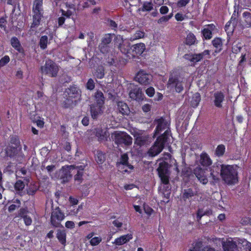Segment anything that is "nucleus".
<instances>
[{
	"label": "nucleus",
	"mask_w": 251,
	"mask_h": 251,
	"mask_svg": "<svg viewBox=\"0 0 251 251\" xmlns=\"http://www.w3.org/2000/svg\"><path fill=\"white\" fill-rule=\"evenodd\" d=\"M238 167L234 165L222 164L220 176L228 184H233L238 181Z\"/></svg>",
	"instance_id": "1"
},
{
	"label": "nucleus",
	"mask_w": 251,
	"mask_h": 251,
	"mask_svg": "<svg viewBox=\"0 0 251 251\" xmlns=\"http://www.w3.org/2000/svg\"><path fill=\"white\" fill-rule=\"evenodd\" d=\"M168 133V130H166L162 135L157 138L153 145L148 151L149 155L155 156L161 152L164 148L165 143L167 142Z\"/></svg>",
	"instance_id": "2"
},
{
	"label": "nucleus",
	"mask_w": 251,
	"mask_h": 251,
	"mask_svg": "<svg viewBox=\"0 0 251 251\" xmlns=\"http://www.w3.org/2000/svg\"><path fill=\"white\" fill-rule=\"evenodd\" d=\"M125 45H121L120 49L121 51L126 55L127 57L129 58L134 57L136 55H141L145 50L146 49L145 45L144 43H140L133 45L130 49L127 45L126 46L127 49L125 48Z\"/></svg>",
	"instance_id": "3"
},
{
	"label": "nucleus",
	"mask_w": 251,
	"mask_h": 251,
	"mask_svg": "<svg viewBox=\"0 0 251 251\" xmlns=\"http://www.w3.org/2000/svg\"><path fill=\"white\" fill-rule=\"evenodd\" d=\"M183 78L179 75H171L167 84V88L172 92L180 93L183 90Z\"/></svg>",
	"instance_id": "4"
},
{
	"label": "nucleus",
	"mask_w": 251,
	"mask_h": 251,
	"mask_svg": "<svg viewBox=\"0 0 251 251\" xmlns=\"http://www.w3.org/2000/svg\"><path fill=\"white\" fill-rule=\"evenodd\" d=\"M111 138L117 145L124 144L130 146L132 143V138L127 133L121 131H115L111 134Z\"/></svg>",
	"instance_id": "5"
},
{
	"label": "nucleus",
	"mask_w": 251,
	"mask_h": 251,
	"mask_svg": "<svg viewBox=\"0 0 251 251\" xmlns=\"http://www.w3.org/2000/svg\"><path fill=\"white\" fill-rule=\"evenodd\" d=\"M42 74L50 77H55L59 71V66L53 61L47 60L44 65L40 68Z\"/></svg>",
	"instance_id": "6"
},
{
	"label": "nucleus",
	"mask_w": 251,
	"mask_h": 251,
	"mask_svg": "<svg viewBox=\"0 0 251 251\" xmlns=\"http://www.w3.org/2000/svg\"><path fill=\"white\" fill-rule=\"evenodd\" d=\"M168 169L169 164L166 162L160 163L157 169L159 176L162 183L165 185H167L169 182L170 174Z\"/></svg>",
	"instance_id": "7"
},
{
	"label": "nucleus",
	"mask_w": 251,
	"mask_h": 251,
	"mask_svg": "<svg viewBox=\"0 0 251 251\" xmlns=\"http://www.w3.org/2000/svg\"><path fill=\"white\" fill-rule=\"evenodd\" d=\"M128 89H130L129 92V96L131 99L137 101H141L144 100V96L140 88L130 83Z\"/></svg>",
	"instance_id": "8"
},
{
	"label": "nucleus",
	"mask_w": 251,
	"mask_h": 251,
	"mask_svg": "<svg viewBox=\"0 0 251 251\" xmlns=\"http://www.w3.org/2000/svg\"><path fill=\"white\" fill-rule=\"evenodd\" d=\"M35 5V6L33 7L34 15L33 16V23L31 26V28L38 25L40 23L41 18L42 0H38Z\"/></svg>",
	"instance_id": "9"
},
{
	"label": "nucleus",
	"mask_w": 251,
	"mask_h": 251,
	"mask_svg": "<svg viewBox=\"0 0 251 251\" xmlns=\"http://www.w3.org/2000/svg\"><path fill=\"white\" fill-rule=\"evenodd\" d=\"M65 218L64 214L57 207L53 210L50 217L51 223L55 226H58Z\"/></svg>",
	"instance_id": "10"
},
{
	"label": "nucleus",
	"mask_w": 251,
	"mask_h": 251,
	"mask_svg": "<svg viewBox=\"0 0 251 251\" xmlns=\"http://www.w3.org/2000/svg\"><path fill=\"white\" fill-rule=\"evenodd\" d=\"M128 157L127 154H122L120 159V161L117 163V166L119 170H121L122 172H127V168L133 169V167L128 163Z\"/></svg>",
	"instance_id": "11"
},
{
	"label": "nucleus",
	"mask_w": 251,
	"mask_h": 251,
	"mask_svg": "<svg viewBox=\"0 0 251 251\" xmlns=\"http://www.w3.org/2000/svg\"><path fill=\"white\" fill-rule=\"evenodd\" d=\"M151 75L144 71H139L135 76V80L142 85H147L151 80Z\"/></svg>",
	"instance_id": "12"
},
{
	"label": "nucleus",
	"mask_w": 251,
	"mask_h": 251,
	"mask_svg": "<svg viewBox=\"0 0 251 251\" xmlns=\"http://www.w3.org/2000/svg\"><path fill=\"white\" fill-rule=\"evenodd\" d=\"M205 171L200 167H197L194 170V173L198 179L203 184L208 182V178L205 175Z\"/></svg>",
	"instance_id": "13"
},
{
	"label": "nucleus",
	"mask_w": 251,
	"mask_h": 251,
	"mask_svg": "<svg viewBox=\"0 0 251 251\" xmlns=\"http://www.w3.org/2000/svg\"><path fill=\"white\" fill-rule=\"evenodd\" d=\"M213 102L216 107L222 108L223 107L222 102L225 100V95L222 92H216L213 96Z\"/></svg>",
	"instance_id": "14"
},
{
	"label": "nucleus",
	"mask_w": 251,
	"mask_h": 251,
	"mask_svg": "<svg viewBox=\"0 0 251 251\" xmlns=\"http://www.w3.org/2000/svg\"><path fill=\"white\" fill-rule=\"evenodd\" d=\"M102 107L103 105L100 104H92L90 105V112L93 119H97L98 116L102 113Z\"/></svg>",
	"instance_id": "15"
},
{
	"label": "nucleus",
	"mask_w": 251,
	"mask_h": 251,
	"mask_svg": "<svg viewBox=\"0 0 251 251\" xmlns=\"http://www.w3.org/2000/svg\"><path fill=\"white\" fill-rule=\"evenodd\" d=\"M69 170L70 172L75 170V169L77 170L76 174L75 176V179L76 181H78L79 183H81L82 180V176L83 175V171L84 170V167L82 166H80L79 167H75L74 166L71 165L68 167Z\"/></svg>",
	"instance_id": "16"
},
{
	"label": "nucleus",
	"mask_w": 251,
	"mask_h": 251,
	"mask_svg": "<svg viewBox=\"0 0 251 251\" xmlns=\"http://www.w3.org/2000/svg\"><path fill=\"white\" fill-rule=\"evenodd\" d=\"M224 251H239L235 242L227 240L223 243Z\"/></svg>",
	"instance_id": "17"
},
{
	"label": "nucleus",
	"mask_w": 251,
	"mask_h": 251,
	"mask_svg": "<svg viewBox=\"0 0 251 251\" xmlns=\"http://www.w3.org/2000/svg\"><path fill=\"white\" fill-rule=\"evenodd\" d=\"M151 138L148 134L139 135L135 139V143L141 146L151 142Z\"/></svg>",
	"instance_id": "18"
},
{
	"label": "nucleus",
	"mask_w": 251,
	"mask_h": 251,
	"mask_svg": "<svg viewBox=\"0 0 251 251\" xmlns=\"http://www.w3.org/2000/svg\"><path fill=\"white\" fill-rule=\"evenodd\" d=\"M96 135L99 138V141H105L108 136L107 128H97L96 129Z\"/></svg>",
	"instance_id": "19"
},
{
	"label": "nucleus",
	"mask_w": 251,
	"mask_h": 251,
	"mask_svg": "<svg viewBox=\"0 0 251 251\" xmlns=\"http://www.w3.org/2000/svg\"><path fill=\"white\" fill-rule=\"evenodd\" d=\"M215 26L213 25H207L202 30L203 35L205 39H210L212 38V32L214 30Z\"/></svg>",
	"instance_id": "20"
},
{
	"label": "nucleus",
	"mask_w": 251,
	"mask_h": 251,
	"mask_svg": "<svg viewBox=\"0 0 251 251\" xmlns=\"http://www.w3.org/2000/svg\"><path fill=\"white\" fill-rule=\"evenodd\" d=\"M242 23L245 27H251V11H245L243 13Z\"/></svg>",
	"instance_id": "21"
},
{
	"label": "nucleus",
	"mask_w": 251,
	"mask_h": 251,
	"mask_svg": "<svg viewBox=\"0 0 251 251\" xmlns=\"http://www.w3.org/2000/svg\"><path fill=\"white\" fill-rule=\"evenodd\" d=\"M221 165H222L220 164L214 165L210 168V176L214 180H217L218 179L219 171L221 172Z\"/></svg>",
	"instance_id": "22"
},
{
	"label": "nucleus",
	"mask_w": 251,
	"mask_h": 251,
	"mask_svg": "<svg viewBox=\"0 0 251 251\" xmlns=\"http://www.w3.org/2000/svg\"><path fill=\"white\" fill-rule=\"evenodd\" d=\"M200 163L202 166L207 167L211 165L212 161L207 153H202L200 156Z\"/></svg>",
	"instance_id": "23"
},
{
	"label": "nucleus",
	"mask_w": 251,
	"mask_h": 251,
	"mask_svg": "<svg viewBox=\"0 0 251 251\" xmlns=\"http://www.w3.org/2000/svg\"><path fill=\"white\" fill-rule=\"evenodd\" d=\"M119 112L123 115H127L129 112V109L127 105L123 101H119L117 104Z\"/></svg>",
	"instance_id": "24"
},
{
	"label": "nucleus",
	"mask_w": 251,
	"mask_h": 251,
	"mask_svg": "<svg viewBox=\"0 0 251 251\" xmlns=\"http://www.w3.org/2000/svg\"><path fill=\"white\" fill-rule=\"evenodd\" d=\"M155 122L157 123V126L155 130V134H158L161 130L165 129L167 123L164 121L163 118H160L156 120Z\"/></svg>",
	"instance_id": "25"
},
{
	"label": "nucleus",
	"mask_w": 251,
	"mask_h": 251,
	"mask_svg": "<svg viewBox=\"0 0 251 251\" xmlns=\"http://www.w3.org/2000/svg\"><path fill=\"white\" fill-rule=\"evenodd\" d=\"M94 97L97 105H103L105 98L103 93L100 91H97L95 93Z\"/></svg>",
	"instance_id": "26"
},
{
	"label": "nucleus",
	"mask_w": 251,
	"mask_h": 251,
	"mask_svg": "<svg viewBox=\"0 0 251 251\" xmlns=\"http://www.w3.org/2000/svg\"><path fill=\"white\" fill-rule=\"evenodd\" d=\"M132 239V236H120L115 239L114 243L116 245H122Z\"/></svg>",
	"instance_id": "27"
},
{
	"label": "nucleus",
	"mask_w": 251,
	"mask_h": 251,
	"mask_svg": "<svg viewBox=\"0 0 251 251\" xmlns=\"http://www.w3.org/2000/svg\"><path fill=\"white\" fill-rule=\"evenodd\" d=\"M11 44L13 48L20 52H23V49L22 48L18 39L16 37H13L11 39Z\"/></svg>",
	"instance_id": "28"
},
{
	"label": "nucleus",
	"mask_w": 251,
	"mask_h": 251,
	"mask_svg": "<svg viewBox=\"0 0 251 251\" xmlns=\"http://www.w3.org/2000/svg\"><path fill=\"white\" fill-rule=\"evenodd\" d=\"M196 42V38L194 34L189 33L187 34L186 40L185 44L189 46L194 45Z\"/></svg>",
	"instance_id": "29"
},
{
	"label": "nucleus",
	"mask_w": 251,
	"mask_h": 251,
	"mask_svg": "<svg viewBox=\"0 0 251 251\" xmlns=\"http://www.w3.org/2000/svg\"><path fill=\"white\" fill-rule=\"evenodd\" d=\"M81 91L76 87H72L70 89L69 95L70 97H79L80 96Z\"/></svg>",
	"instance_id": "30"
},
{
	"label": "nucleus",
	"mask_w": 251,
	"mask_h": 251,
	"mask_svg": "<svg viewBox=\"0 0 251 251\" xmlns=\"http://www.w3.org/2000/svg\"><path fill=\"white\" fill-rule=\"evenodd\" d=\"M201 100V96L199 93H196L194 94L192 97V100L191 101V104L193 107H196L199 104Z\"/></svg>",
	"instance_id": "31"
},
{
	"label": "nucleus",
	"mask_w": 251,
	"mask_h": 251,
	"mask_svg": "<svg viewBox=\"0 0 251 251\" xmlns=\"http://www.w3.org/2000/svg\"><path fill=\"white\" fill-rule=\"evenodd\" d=\"M213 45L218 50V51L222 50V41L221 39L216 38L212 41Z\"/></svg>",
	"instance_id": "32"
},
{
	"label": "nucleus",
	"mask_w": 251,
	"mask_h": 251,
	"mask_svg": "<svg viewBox=\"0 0 251 251\" xmlns=\"http://www.w3.org/2000/svg\"><path fill=\"white\" fill-rule=\"evenodd\" d=\"M145 36L144 32L141 30H137L136 32L130 37L131 40H135L142 38H143Z\"/></svg>",
	"instance_id": "33"
},
{
	"label": "nucleus",
	"mask_w": 251,
	"mask_h": 251,
	"mask_svg": "<svg viewBox=\"0 0 251 251\" xmlns=\"http://www.w3.org/2000/svg\"><path fill=\"white\" fill-rule=\"evenodd\" d=\"M38 189V186L35 184H30L27 190V194L30 195H34Z\"/></svg>",
	"instance_id": "34"
},
{
	"label": "nucleus",
	"mask_w": 251,
	"mask_h": 251,
	"mask_svg": "<svg viewBox=\"0 0 251 251\" xmlns=\"http://www.w3.org/2000/svg\"><path fill=\"white\" fill-rule=\"evenodd\" d=\"M48 38L47 36H43L41 37L40 41V47L42 49L47 48L48 44Z\"/></svg>",
	"instance_id": "35"
},
{
	"label": "nucleus",
	"mask_w": 251,
	"mask_h": 251,
	"mask_svg": "<svg viewBox=\"0 0 251 251\" xmlns=\"http://www.w3.org/2000/svg\"><path fill=\"white\" fill-rule=\"evenodd\" d=\"M225 151V146L223 145H220L217 147L216 149L215 153L217 156H221L224 154Z\"/></svg>",
	"instance_id": "36"
},
{
	"label": "nucleus",
	"mask_w": 251,
	"mask_h": 251,
	"mask_svg": "<svg viewBox=\"0 0 251 251\" xmlns=\"http://www.w3.org/2000/svg\"><path fill=\"white\" fill-rule=\"evenodd\" d=\"M104 75V69L102 67H99L95 73V75L98 78H102Z\"/></svg>",
	"instance_id": "37"
},
{
	"label": "nucleus",
	"mask_w": 251,
	"mask_h": 251,
	"mask_svg": "<svg viewBox=\"0 0 251 251\" xmlns=\"http://www.w3.org/2000/svg\"><path fill=\"white\" fill-rule=\"evenodd\" d=\"M194 195V193L192 189H188L184 190L183 194V198L184 199H189Z\"/></svg>",
	"instance_id": "38"
},
{
	"label": "nucleus",
	"mask_w": 251,
	"mask_h": 251,
	"mask_svg": "<svg viewBox=\"0 0 251 251\" xmlns=\"http://www.w3.org/2000/svg\"><path fill=\"white\" fill-rule=\"evenodd\" d=\"M102 240L100 236H95L92 238L90 241V244L92 246H96L98 245Z\"/></svg>",
	"instance_id": "39"
},
{
	"label": "nucleus",
	"mask_w": 251,
	"mask_h": 251,
	"mask_svg": "<svg viewBox=\"0 0 251 251\" xmlns=\"http://www.w3.org/2000/svg\"><path fill=\"white\" fill-rule=\"evenodd\" d=\"M25 186V185L24 183L20 180H18L15 184V188L18 191L22 190L24 188Z\"/></svg>",
	"instance_id": "40"
},
{
	"label": "nucleus",
	"mask_w": 251,
	"mask_h": 251,
	"mask_svg": "<svg viewBox=\"0 0 251 251\" xmlns=\"http://www.w3.org/2000/svg\"><path fill=\"white\" fill-rule=\"evenodd\" d=\"M96 160L98 163L102 164L104 161V156L101 152H99L97 153Z\"/></svg>",
	"instance_id": "41"
},
{
	"label": "nucleus",
	"mask_w": 251,
	"mask_h": 251,
	"mask_svg": "<svg viewBox=\"0 0 251 251\" xmlns=\"http://www.w3.org/2000/svg\"><path fill=\"white\" fill-rule=\"evenodd\" d=\"M111 41V36L109 34H106L102 40V44L106 45L109 44Z\"/></svg>",
	"instance_id": "42"
},
{
	"label": "nucleus",
	"mask_w": 251,
	"mask_h": 251,
	"mask_svg": "<svg viewBox=\"0 0 251 251\" xmlns=\"http://www.w3.org/2000/svg\"><path fill=\"white\" fill-rule=\"evenodd\" d=\"M172 17V15L163 16L158 20V23L161 24L163 23L167 22L171 19Z\"/></svg>",
	"instance_id": "43"
},
{
	"label": "nucleus",
	"mask_w": 251,
	"mask_h": 251,
	"mask_svg": "<svg viewBox=\"0 0 251 251\" xmlns=\"http://www.w3.org/2000/svg\"><path fill=\"white\" fill-rule=\"evenodd\" d=\"M95 86L94 80L92 78H90L86 84V88L90 90H92L94 89Z\"/></svg>",
	"instance_id": "44"
},
{
	"label": "nucleus",
	"mask_w": 251,
	"mask_h": 251,
	"mask_svg": "<svg viewBox=\"0 0 251 251\" xmlns=\"http://www.w3.org/2000/svg\"><path fill=\"white\" fill-rule=\"evenodd\" d=\"M201 53L194 54L190 60L192 62H198L202 58Z\"/></svg>",
	"instance_id": "45"
},
{
	"label": "nucleus",
	"mask_w": 251,
	"mask_h": 251,
	"mask_svg": "<svg viewBox=\"0 0 251 251\" xmlns=\"http://www.w3.org/2000/svg\"><path fill=\"white\" fill-rule=\"evenodd\" d=\"M241 224L243 226L251 224V218L250 217H243L241 220Z\"/></svg>",
	"instance_id": "46"
},
{
	"label": "nucleus",
	"mask_w": 251,
	"mask_h": 251,
	"mask_svg": "<svg viewBox=\"0 0 251 251\" xmlns=\"http://www.w3.org/2000/svg\"><path fill=\"white\" fill-rule=\"evenodd\" d=\"M10 58L8 56L5 55L0 60V66H3L9 62Z\"/></svg>",
	"instance_id": "47"
},
{
	"label": "nucleus",
	"mask_w": 251,
	"mask_h": 251,
	"mask_svg": "<svg viewBox=\"0 0 251 251\" xmlns=\"http://www.w3.org/2000/svg\"><path fill=\"white\" fill-rule=\"evenodd\" d=\"M16 149L11 147L7 148L6 150V153L7 155L12 156L15 152Z\"/></svg>",
	"instance_id": "48"
},
{
	"label": "nucleus",
	"mask_w": 251,
	"mask_h": 251,
	"mask_svg": "<svg viewBox=\"0 0 251 251\" xmlns=\"http://www.w3.org/2000/svg\"><path fill=\"white\" fill-rule=\"evenodd\" d=\"M152 8V4L151 2H145L144 4L143 10L150 11Z\"/></svg>",
	"instance_id": "49"
},
{
	"label": "nucleus",
	"mask_w": 251,
	"mask_h": 251,
	"mask_svg": "<svg viewBox=\"0 0 251 251\" xmlns=\"http://www.w3.org/2000/svg\"><path fill=\"white\" fill-rule=\"evenodd\" d=\"M61 11L62 15L67 18L70 17V16H72L74 13V11H72L71 10H67V11L61 10Z\"/></svg>",
	"instance_id": "50"
},
{
	"label": "nucleus",
	"mask_w": 251,
	"mask_h": 251,
	"mask_svg": "<svg viewBox=\"0 0 251 251\" xmlns=\"http://www.w3.org/2000/svg\"><path fill=\"white\" fill-rule=\"evenodd\" d=\"M154 89L152 87L148 88L146 91V94L150 97H151L154 95Z\"/></svg>",
	"instance_id": "51"
},
{
	"label": "nucleus",
	"mask_w": 251,
	"mask_h": 251,
	"mask_svg": "<svg viewBox=\"0 0 251 251\" xmlns=\"http://www.w3.org/2000/svg\"><path fill=\"white\" fill-rule=\"evenodd\" d=\"M205 215V213H204V211H203L202 209H199L198 210L197 214V221H199L201 218V217Z\"/></svg>",
	"instance_id": "52"
},
{
	"label": "nucleus",
	"mask_w": 251,
	"mask_h": 251,
	"mask_svg": "<svg viewBox=\"0 0 251 251\" xmlns=\"http://www.w3.org/2000/svg\"><path fill=\"white\" fill-rule=\"evenodd\" d=\"M23 218L24 222L26 226H29L31 225L32 223V220L29 216L25 215L23 217Z\"/></svg>",
	"instance_id": "53"
},
{
	"label": "nucleus",
	"mask_w": 251,
	"mask_h": 251,
	"mask_svg": "<svg viewBox=\"0 0 251 251\" xmlns=\"http://www.w3.org/2000/svg\"><path fill=\"white\" fill-rule=\"evenodd\" d=\"M190 0H179L177 3L178 7H183L186 5L188 3Z\"/></svg>",
	"instance_id": "54"
},
{
	"label": "nucleus",
	"mask_w": 251,
	"mask_h": 251,
	"mask_svg": "<svg viewBox=\"0 0 251 251\" xmlns=\"http://www.w3.org/2000/svg\"><path fill=\"white\" fill-rule=\"evenodd\" d=\"M202 243L201 241L197 242L195 243L194 247L193 248L197 251H201L202 248Z\"/></svg>",
	"instance_id": "55"
},
{
	"label": "nucleus",
	"mask_w": 251,
	"mask_h": 251,
	"mask_svg": "<svg viewBox=\"0 0 251 251\" xmlns=\"http://www.w3.org/2000/svg\"><path fill=\"white\" fill-rule=\"evenodd\" d=\"M81 208H82V206H79L77 208L74 209L73 210H71V211L69 213L70 215H73V216H76V215L78 213V211H79V209H81Z\"/></svg>",
	"instance_id": "56"
},
{
	"label": "nucleus",
	"mask_w": 251,
	"mask_h": 251,
	"mask_svg": "<svg viewBox=\"0 0 251 251\" xmlns=\"http://www.w3.org/2000/svg\"><path fill=\"white\" fill-rule=\"evenodd\" d=\"M113 224L114 225V226H115L117 228H120V227H122V226L123 225L122 222L119 219L114 220L113 222Z\"/></svg>",
	"instance_id": "57"
},
{
	"label": "nucleus",
	"mask_w": 251,
	"mask_h": 251,
	"mask_svg": "<svg viewBox=\"0 0 251 251\" xmlns=\"http://www.w3.org/2000/svg\"><path fill=\"white\" fill-rule=\"evenodd\" d=\"M0 27L5 29L6 27V20L4 18H1L0 19Z\"/></svg>",
	"instance_id": "58"
},
{
	"label": "nucleus",
	"mask_w": 251,
	"mask_h": 251,
	"mask_svg": "<svg viewBox=\"0 0 251 251\" xmlns=\"http://www.w3.org/2000/svg\"><path fill=\"white\" fill-rule=\"evenodd\" d=\"M66 236H57L59 241L63 245H65L66 241Z\"/></svg>",
	"instance_id": "59"
},
{
	"label": "nucleus",
	"mask_w": 251,
	"mask_h": 251,
	"mask_svg": "<svg viewBox=\"0 0 251 251\" xmlns=\"http://www.w3.org/2000/svg\"><path fill=\"white\" fill-rule=\"evenodd\" d=\"M142 110L145 112H148L151 110V106L149 104H144L142 106Z\"/></svg>",
	"instance_id": "60"
},
{
	"label": "nucleus",
	"mask_w": 251,
	"mask_h": 251,
	"mask_svg": "<svg viewBox=\"0 0 251 251\" xmlns=\"http://www.w3.org/2000/svg\"><path fill=\"white\" fill-rule=\"evenodd\" d=\"M168 8L166 6H163L161 7L160 9V12L161 14H164L168 12Z\"/></svg>",
	"instance_id": "61"
},
{
	"label": "nucleus",
	"mask_w": 251,
	"mask_h": 251,
	"mask_svg": "<svg viewBox=\"0 0 251 251\" xmlns=\"http://www.w3.org/2000/svg\"><path fill=\"white\" fill-rule=\"evenodd\" d=\"M69 201L72 205H76L78 203V200L73 198L72 197H70L69 198Z\"/></svg>",
	"instance_id": "62"
},
{
	"label": "nucleus",
	"mask_w": 251,
	"mask_h": 251,
	"mask_svg": "<svg viewBox=\"0 0 251 251\" xmlns=\"http://www.w3.org/2000/svg\"><path fill=\"white\" fill-rule=\"evenodd\" d=\"M74 225V223L72 221H67L65 224V226L67 228H73Z\"/></svg>",
	"instance_id": "63"
},
{
	"label": "nucleus",
	"mask_w": 251,
	"mask_h": 251,
	"mask_svg": "<svg viewBox=\"0 0 251 251\" xmlns=\"http://www.w3.org/2000/svg\"><path fill=\"white\" fill-rule=\"evenodd\" d=\"M175 18L177 21H181L183 20V19H184L182 14H180V13H177L175 15Z\"/></svg>",
	"instance_id": "64"
}]
</instances>
